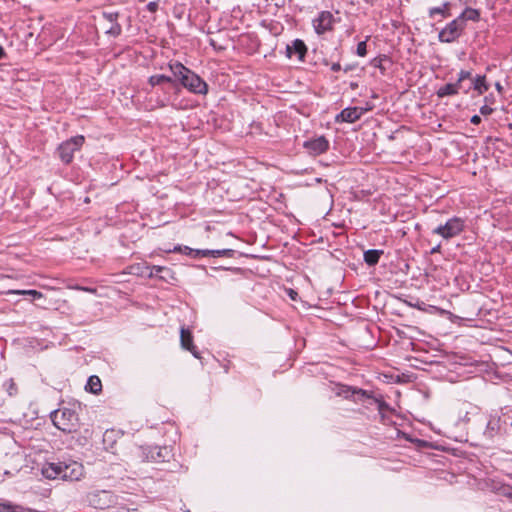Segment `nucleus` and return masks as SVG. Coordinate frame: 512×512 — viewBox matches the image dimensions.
Instances as JSON below:
<instances>
[{
	"instance_id": "27",
	"label": "nucleus",
	"mask_w": 512,
	"mask_h": 512,
	"mask_svg": "<svg viewBox=\"0 0 512 512\" xmlns=\"http://www.w3.org/2000/svg\"><path fill=\"white\" fill-rule=\"evenodd\" d=\"M146 269L149 270L148 276H150V277L153 276L154 274H158V273L166 270V268L162 267V266H152V267L147 266Z\"/></svg>"
},
{
	"instance_id": "21",
	"label": "nucleus",
	"mask_w": 512,
	"mask_h": 512,
	"mask_svg": "<svg viewBox=\"0 0 512 512\" xmlns=\"http://www.w3.org/2000/svg\"><path fill=\"white\" fill-rule=\"evenodd\" d=\"M164 82L171 83L172 78L169 76H165V75H153L149 78V83L152 86H156V85L162 84Z\"/></svg>"
},
{
	"instance_id": "19",
	"label": "nucleus",
	"mask_w": 512,
	"mask_h": 512,
	"mask_svg": "<svg viewBox=\"0 0 512 512\" xmlns=\"http://www.w3.org/2000/svg\"><path fill=\"white\" fill-rule=\"evenodd\" d=\"M338 395L344 396L345 398H349V397H351L353 395H359L361 397H367L366 391H363L361 389L356 390V389H352V388L346 387V386H343V387H341L339 389Z\"/></svg>"
},
{
	"instance_id": "10",
	"label": "nucleus",
	"mask_w": 512,
	"mask_h": 512,
	"mask_svg": "<svg viewBox=\"0 0 512 512\" xmlns=\"http://www.w3.org/2000/svg\"><path fill=\"white\" fill-rule=\"evenodd\" d=\"M366 111L367 109L361 107H349L341 111V113L336 117V121L353 123L360 119Z\"/></svg>"
},
{
	"instance_id": "4",
	"label": "nucleus",
	"mask_w": 512,
	"mask_h": 512,
	"mask_svg": "<svg viewBox=\"0 0 512 512\" xmlns=\"http://www.w3.org/2000/svg\"><path fill=\"white\" fill-rule=\"evenodd\" d=\"M84 141V136L78 135L60 144L58 147L60 159L64 163L69 164L73 159L74 153L83 146Z\"/></svg>"
},
{
	"instance_id": "32",
	"label": "nucleus",
	"mask_w": 512,
	"mask_h": 512,
	"mask_svg": "<svg viewBox=\"0 0 512 512\" xmlns=\"http://www.w3.org/2000/svg\"><path fill=\"white\" fill-rule=\"evenodd\" d=\"M468 80L470 81V83H469V84H466V83L464 82V89H462L465 93H468V92H469V90H470L471 88H473V85H472V77H471L470 79H468Z\"/></svg>"
},
{
	"instance_id": "13",
	"label": "nucleus",
	"mask_w": 512,
	"mask_h": 512,
	"mask_svg": "<svg viewBox=\"0 0 512 512\" xmlns=\"http://www.w3.org/2000/svg\"><path fill=\"white\" fill-rule=\"evenodd\" d=\"M328 146V141L324 137H319L305 143V147L309 152L315 155L325 152L328 149Z\"/></svg>"
},
{
	"instance_id": "14",
	"label": "nucleus",
	"mask_w": 512,
	"mask_h": 512,
	"mask_svg": "<svg viewBox=\"0 0 512 512\" xmlns=\"http://www.w3.org/2000/svg\"><path fill=\"white\" fill-rule=\"evenodd\" d=\"M234 251L232 249L221 250H201L197 251L196 255L201 257H231Z\"/></svg>"
},
{
	"instance_id": "36",
	"label": "nucleus",
	"mask_w": 512,
	"mask_h": 512,
	"mask_svg": "<svg viewBox=\"0 0 512 512\" xmlns=\"http://www.w3.org/2000/svg\"><path fill=\"white\" fill-rule=\"evenodd\" d=\"M439 251H440V245L432 248L431 253H436V252H439Z\"/></svg>"
},
{
	"instance_id": "22",
	"label": "nucleus",
	"mask_w": 512,
	"mask_h": 512,
	"mask_svg": "<svg viewBox=\"0 0 512 512\" xmlns=\"http://www.w3.org/2000/svg\"><path fill=\"white\" fill-rule=\"evenodd\" d=\"M22 508L10 502L0 501V512H19Z\"/></svg>"
},
{
	"instance_id": "6",
	"label": "nucleus",
	"mask_w": 512,
	"mask_h": 512,
	"mask_svg": "<svg viewBox=\"0 0 512 512\" xmlns=\"http://www.w3.org/2000/svg\"><path fill=\"white\" fill-rule=\"evenodd\" d=\"M464 28L462 19H454L439 32V41L443 43H451L455 41L461 36Z\"/></svg>"
},
{
	"instance_id": "23",
	"label": "nucleus",
	"mask_w": 512,
	"mask_h": 512,
	"mask_svg": "<svg viewBox=\"0 0 512 512\" xmlns=\"http://www.w3.org/2000/svg\"><path fill=\"white\" fill-rule=\"evenodd\" d=\"M122 27L119 23H112L111 26L106 30V34L113 37H117L121 34Z\"/></svg>"
},
{
	"instance_id": "35",
	"label": "nucleus",
	"mask_w": 512,
	"mask_h": 512,
	"mask_svg": "<svg viewBox=\"0 0 512 512\" xmlns=\"http://www.w3.org/2000/svg\"><path fill=\"white\" fill-rule=\"evenodd\" d=\"M380 62H381V60H379V59H377V58H376V59H374V60H373V65H374L375 67H380Z\"/></svg>"
},
{
	"instance_id": "34",
	"label": "nucleus",
	"mask_w": 512,
	"mask_h": 512,
	"mask_svg": "<svg viewBox=\"0 0 512 512\" xmlns=\"http://www.w3.org/2000/svg\"><path fill=\"white\" fill-rule=\"evenodd\" d=\"M340 64L339 63H334L332 66H331V69L335 72L339 71L340 70Z\"/></svg>"
},
{
	"instance_id": "17",
	"label": "nucleus",
	"mask_w": 512,
	"mask_h": 512,
	"mask_svg": "<svg viewBox=\"0 0 512 512\" xmlns=\"http://www.w3.org/2000/svg\"><path fill=\"white\" fill-rule=\"evenodd\" d=\"M381 254H383L381 250H367L364 252V260L368 265L373 266L378 263Z\"/></svg>"
},
{
	"instance_id": "38",
	"label": "nucleus",
	"mask_w": 512,
	"mask_h": 512,
	"mask_svg": "<svg viewBox=\"0 0 512 512\" xmlns=\"http://www.w3.org/2000/svg\"><path fill=\"white\" fill-rule=\"evenodd\" d=\"M294 295H296V292H294L293 290H291V292H290V296H291V298H292V299H294Z\"/></svg>"
},
{
	"instance_id": "18",
	"label": "nucleus",
	"mask_w": 512,
	"mask_h": 512,
	"mask_svg": "<svg viewBox=\"0 0 512 512\" xmlns=\"http://www.w3.org/2000/svg\"><path fill=\"white\" fill-rule=\"evenodd\" d=\"M102 385L99 377L90 376L86 385V390L90 391L93 394H97L101 391Z\"/></svg>"
},
{
	"instance_id": "37",
	"label": "nucleus",
	"mask_w": 512,
	"mask_h": 512,
	"mask_svg": "<svg viewBox=\"0 0 512 512\" xmlns=\"http://www.w3.org/2000/svg\"><path fill=\"white\" fill-rule=\"evenodd\" d=\"M4 55V50L3 48L0 46V59L3 57Z\"/></svg>"
},
{
	"instance_id": "39",
	"label": "nucleus",
	"mask_w": 512,
	"mask_h": 512,
	"mask_svg": "<svg viewBox=\"0 0 512 512\" xmlns=\"http://www.w3.org/2000/svg\"><path fill=\"white\" fill-rule=\"evenodd\" d=\"M496 88L498 91H500L502 89L501 85L499 83L496 84Z\"/></svg>"
},
{
	"instance_id": "25",
	"label": "nucleus",
	"mask_w": 512,
	"mask_h": 512,
	"mask_svg": "<svg viewBox=\"0 0 512 512\" xmlns=\"http://www.w3.org/2000/svg\"><path fill=\"white\" fill-rule=\"evenodd\" d=\"M103 18L112 23H118L119 13L118 12H103L102 13Z\"/></svg>"
},
{
	"instance_id": "5",
	"label": "nucleus",
	"mask_w": 512,
	"mask_h": 512,
	"mask_svg": "<svg viewBox=\"0 0 512 512\" xmlns=\"http://www.w3.org/2000/svg\"><path fill=\"white\" fill-rule=\"evenodd\" d=\"M464 229V222L458 217L449 219L444 225H440L433 230L434 234L440 235L448 240L459 235Z\"/></svg>"
},
{
	"instance_id": "9",
	"label": "nucleus",
	"mask_w": 512,
	"mask_h": 512,
	"mask_svg": "<svg viewBox=\"0 0 512 512\" xmlns=\"http://www.w3.org/2000/svg\"><path fill=\"white\" fill-rule=\"evenodd\" d=\"M334 18L332 13L328 11H323L319 14V16L314 19L313 27L317 34L321 35L327 31H330L333 27Z\"/></svg>"
},
{
	"instance_id": "24",
	"label": "nucleus",
	"mask_w": 512,
	"mask_h": 512,
	"mask_svg": "<svg viewBox=\"0 0 512 512\" xmlns=\"http://www.w3.org/2000/svg\"><path fill=\"white\" fill-rule=\"evenodd\" d=\"M174 251H180L183 252L186 255L192 256L193 258H199L200 256L196 255L197 251H200L199 249H192L190 247L185 246L184 248L181 247H175Z\"/></svg>"
},
{
	"instance_id": "29",
	"label": "nucleus",
	"mask_w": 512,
	"mask_h": 512,
	"mask_svg": "<svg viewBox=\"0 0 512 512\" xmlns=\"http://www.w3.org/2000/svg\"><path fill=\"white\" fill-rule=\"evenodd\" d=\"M27 295L32 296L34 299H40L43 297V294L37 290H27Z\"/></svg>"
},
{
	"instance_id": "2",
	"label": "nucleus",
	"mask_w": 512,
	"mask_h": 512,
	"mask_svg": "<svg viewBox=\"0 0 512 512\" xmlns=\"http://www.w3.org/2000/svg\"><path fill=\"white\" fill-rule=\"evenodd\" d=\"M174 77L189 91L198 94L207 93V84L194 72L186 68L179 62L171 63L169 65Z\"/></svg>"
},
{
	"instance_id": "33",
	"label": "nucleus",
	"mask_w": 512,
	"mask_h": 512,
	"mask_svg": "<svg viewBox=\"0 0 512 512\" xmlns=\"http://www.w3.org/2000/svg\"><path fill=\"white\" fill-rule=\"evenodd\" d=\"M470 121H471L472 124L478 125L481 122V118L478 115H474V116L471 117Z\"/></svg>"
},
{
	"instance_id": "16",
	"label": "nucleus",
	"mask_w": 512,
	"mask_h": 512,
	"mask_svg": "<svg viewBox=\"0 0 512 512\" xmlns=\"http://www.w3.org/2000/svg\"><path fill=\"white\" fill-rule=\"evenodd\" d=\"M472 85L473 89L476 90L479 95L486 92L489 88L488 84L486 83L485 76H477L475 78L472 77Z\"/></svg>"
},
{
	"instance_id": "26",
	"label": "nucleus",
	"mask_w": 512,
	"mask_h": 512,
	"mask_svg": "<svg viewBox=\"0 0 512 512\" xmlns=\"http://www.w3.org/2000/svg\"><path fill=\"white\" fill-rule=\"evenodd\" d=\"M357 55L360 57H364L367 54V46L366 41H361L357 45Z\"/></svg>"
},
{
	"instance_id": "7",
	"label": "nucleus",
	"mask_w": 512,
	"mask_h": 512,
	"mask_svg": "<svg viewBox=\"0 0 512 512\" xmlns=\"http://www.w3.org/2000/svg\"><path fill=\"white\" fill-rule=\"evenodd\" d=\"M471 78V72L462 70L458 75V80L456 83H448L442 87H440L437 91V96L440 98L446 96H452L459 92L460 89H464V81L466 79Z\"/></svg>"
},
{
	"instance_id": "30",
	"label": "nucleus",
	"mask_w": 512,
	"mask_h": 512,
	"mask_svg": "<svg viewBox=\"0 0 512 512\" xmlns=\"http://www.w3.org/2000/svg\"><path fill=\"white\" fill-rule=\"evenodd\" d=\"M493 112V109L491 107H489L488 105H483L481 108H480V113L482 115H490L491 113Z\"/></svg>"
},
{
	"instance_id": "31",
	"label": "nucleus",
	"mask_w": 512,
	"mask_h": 512,
	"mask_svg": "<svg viewBox=\"0 0 512 512\" xmlns=\"http://www.w3.org/2000/svg\"><path fill=\"white\" fill-rule=\"evenodd\" d=\"M6 294L27 295V290H8Z\"/></svg>"
},
{
	"instance_id": "11",
	"label": "nucleus",
	"mask_w": 512,
	"mask_h": 512,
	"mask_svg": "<svg viewBox=\"0 0 512 512\" xmlns=\"http://www.w3.org/2000/svg\"><path fill=\"white\" fill-rule=\"evenodd\" d=\"M180 342L183 349L190 351L195 358H200L199 352L193 344L192 333L184 327L180 330Z\"/></svg>"
},
{
	"instance_id": "28",
	"label": "nucleus",
	"mask_w": 512,
	"mask_h": 512,
	"mask_svg": "<svg viewBox=\"0 0 512 512\" xmlns=\"http://www.w3.org/2000/svg\"><path fill=\"white\" fill-rule=\"evenodd\" d=\"M158 7H159V4L158 2L156 1H152V2H149L147 4V9L148 11H150L151 13H155L157 10H158Z\"/></svg>"
},
{
	"instance_id": "8",
	"label": "nucleus",
	"mask_w": 512,
	"mask_h": 512,
	"mask_svg": "<svg viewBox=\"0 0 512 512\" xmlns=\"http://www.w3.org/2000/svg\"><path fill=\"white\" fill-rule=\"evenodd\" d=\"M142 455L147 461L161 463L168 460V458L171 456V450L166 446L146 447L142 448Z\"/></svg>"
},
{
	"instance_id": "12",
	"label": "nucleus",
	"mask_w": 512,
	"mask_h": 512,
	"mask_svg": "<svg viewBox=\"0 0 512 512\" xmlns=\"http://www.w3.org/2000/svg\"><path fill=\"white\" fill-rule=\"evenodd\" d=\"M307 48L302 40L296 39L291 45H287L286 54L288 58L297 55L299 60H302L306 54Z\"/></svg>"
},
{
	"instance_id": "1",
	"label": "nucleus",
	"mask_w": 512,
	"mask_h": 512,
	"mask_svg": "<svg viewBox=\"0 0 512 512\" xmlns=\"http://www.w3.org/2000/svg\"><path fill=\"white\" fill-rule=\"evenodd\" d=\"M41 472L47 479L60 478L66 481H79L84 475V467L76 461L69 463H46L43 465Z\"/></svg>"
},
{
	"instance_id": "3",
	"label": "nucleus",
	"mask_w": 512,
	"mask_h": 512,
	"mask_svg": "<svg viewBox=\"0 0 512 512\" xmlns=\"http://www.w3.org/2000/svg\"><path fill=\"white\" fill-rule=\"evenodd\" d=\"M51 420L55 427L65 433H72L78 427V415L69 408H60L51 413Z\"/></svg>"
},
{
	"instance_id": "20",
	"label": "nucleus",
	"mask_w": 512,
	"mask_h": 512,
	"mask_svg": "<svg viewBox=\"0 0 512 512\" xmlns=\"http://www.w3.org/2000/svg\"><path fill=\"white\" fill-rule=\"evenodd\" d=\"M448 9H449V3L446 2L441 7L431 8L429 10V16L432 18L436 14H440V15H442V17L446 18L449 16Z\"/></svg>"
},
{
	"instance_id": "15",
	"label": "nucleus",
	"mask_w": 512,
	"mask_h": 512,
	"mask_svg": "<svg viewBox=\"0 0 512 512\" xmlns=\"http://www.w3.org/2000/svg\"><path fill=\"white\" fill-rule=\"evenodd\" d=\"M479 17H480V14H479V11L476 10V9H473V8H466L462 14L457 17L458 19H462L463 21V26L465 27L466 25V21L467 20H471V21H478L479 20Z\"/></svg>"
}]
</instances>
